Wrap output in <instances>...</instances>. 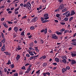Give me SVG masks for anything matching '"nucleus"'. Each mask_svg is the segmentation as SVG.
<instances>
[{"label": "nucleus", "instance_id": "2eb2a0df", "mask_svg": "<svg viewBox=\"0 0 76 76\" xmlns=\"http://www.w3.org/2000/svg\"><path fill=\"white\" fill-rule=\"evenodd\" d=\"M20 58V55H18L17 57L16 58V59L17 60H18Z\"/></svg>", "mask_w": 76, "mask_h": 76}, {"label": "nucleus", "instance_id": "bb28decb", "mask_svg": "<svg viewBox=\"0 0 76 76\" xmlns=\"http://www.w3.org/2000/svg\"><path fill=\"white\" fill-rule=\"evenodd\" d=\"M44 32L45 34H46L47 32V28H45L44 30Z\"/></svg>", "mask_w": 76, "mask_h": 76}, {"label": "nucleus", "instance_id": "7ed1b4c3", "mask_svg": "<svg viewBox=\"0 0 76 76\" xmlns=\"http://www.w3.org/2000/svg\"><path fill=\"white\" fill-rule=\"evenodd\" d=\"M31 4L30 3L28 2L27 3V6L28 9H31Z\"/></svg>", "mask_w": 76, "mask_h": 76}, {"label": "nucleus", "instance_id": "e433bc0d", "mask_svg": "<svg viewBox=\"0 0 76 76\" xmlns=\"http://www.w3.org/2000/svg\"><path fill=\"white\" fill-rule=\"evenodd\" d=\"M14 76H18V73L16 72V73L14 74Z\"/></svg>", "mask_w": 76, "mask_h": 76}, {"label": "nucleus", "instance_id": "8fccbe9b", "mask_svg": "<svg viewBox=\"0 0 76 76\" xmlns=\"http://www.w3.org/2000/svg\"><path fill=\"white\" fill-rule=\"evenodd\" d=\"M73 49V48H72V47H70L68 48V50H69V51H70V50H71L72 49Z\"/></svg>", "mask_w": 76, "mask_h": 76}, {"label": "nucleus", "instance_id": "f704fd0d", "mask_svg": "<svg viewBox=\"0 0 76 76\" xmlns=\"http://www.w3.org/2000/svg\"><path fill=\"white\" fill-rule=\"evenodd\" d=\"M56 16L57 18H59L60 17V15L58 14H56Z\"/></svg>", "mask_w": 76, "mask_h": 76}, {"label": "nucleus", "instance_id": "5701e85b", "mask_svg": "<svg viewBox=\"0 0 76 76\" xmlns=\"http://www.w3.org/2000/svg\"><path fill=\"white\" fill-rule=\"evenodd\" d=\"M65 21H67L69 20V18H68L66 17L64 19Z\"/></svg>", "mask_w": 76, "mask_h": 76}, {"label": "nucleus", "instance_id": "a211bd4d", "mask_svg": "<svg viewBox=\"0 0 76 76\" xmlns=\"http://www.w3.org/2000/svg\"><path fill=\"white\" fill-rule=\"evenodd\" d=\"M71 55L72 56V57H76V54L72 53H71Z\"/></svg>", "mask_w": 76, "mask_h": 76}, {"label": "nucleus", "instance_id": "9d476101", "mask_svg": "<svg viewBox=\"0 0 76 76\" xmlns=\"http://www.w3.org/2000/svg\"><path fill=\"white\" fill-rule=\"evenodd\" d=\"M75 11L74 10H72L71 11V16H73V15H75Z\"/></svg>", "mask_w": 76, "mask_h": 76}, {"label": "nucleus", "instance_id": "cd10ccee", "mask_svg": "<svg viewBox=\"0 0 76 76\" xmlns=\"http://www.w3.org/2000/svg\"><path fill=\"white\" fill-rule=\"evenodd\" d=\"M73 17H71V18H70L69 19V21L70 22L72 20H73Z\"/></svg>", "mask_w": 76, "mask_h": 76}, {"label": "nucleus", "instance_id": "de8ad7c7", "mask_svg": "<svg viewBox=\"0 0 76 76\" xmlns=\"http://www.w3.org/2000/svg\"><path fill=\"white\" fill-rule=\"evenodd\" d=\"M4 71L5 72H6L7 71V69L6 68H5L4 69Z\"/></svg>", "mask_w": 76, "mask_h": 76}, {"label": "nucleus", "instance_id": "0eeeda50", "mask_svg": "<svg viewBox=\"0 0 76 76\" xmlns=\"http://www.w3.org/2000/svg\"><path fill=\"white\" fill-rule=\"evenodd\" d=\"M14 31L16 33H17V32H18V28L16 27H15L14 28Z\"/></svg>", "mask_w": 76, "mask_h": 76}, {"label": "nucleus", "instance_id": "4d7b16f0", "mask_svg": "<svg viewBox=\"0 0 76 76\" xmlns=\"http://www.w3.org/2000/svg\"><path fill=\"white\" fill-rule=\"evenodd\" d=\"M59 38L61 40H62V39H63V36L59 37Z\"/></svg>", "mask_w": 76, "mask_h": 76}, {"label": "nucleus", "instance_id": "69168bd1", "mask_svg": "<svg viewBox=\"0 0 76 76\" xmlns=\"http://www.w3.org/2000/svg\"><path fill=\"white\" fill-rule=\"evenodd\" d=\"M46 73H44L43 74V76H46Z\"/></svg>", "mask_w": 76, "mask_h": 76}, {"label": "nucleus", "instance_id": "6ab92c4d", "mask_svg": "<svg viewBox=\"0 0 76 76\" xmlns=\"http://www.w3.org/2000/svg\"><path fill=\"white\" fill-rule=\"evenodd\" d=\"M66 56H62L61 57V58H62L63 59H64V60H66L67 59V57H66Z\"/></svg>", "mask_w": 76, "mask_h": 76}, {"label": "nucleus", "instance_id": "052dcab7", "mask_svg": "<svg viewBox=\"0 0 76 76\" xmlns=\"http://www.w3.org/2000/svg\"><path fill=\"white\" fill-rule=\"evenodd\" d=\"M40 42H41V44H44V41L42 40H40Z\"/></svg>", "mask_w": 76, "mask_h": 76}, {"label": "nucleus", "instance_id": "f8f14e48", "mask_svg": "<svg viewBox=\"0 0 76 76\" xmlns=\"http://www.w3.org/2000/svg\"><path fill=\"white\" fill-rule=\"evenodd\" d=\"M4 53L6 54V55H8V56H10V55H11V54H10V53L8 52H4Z\"/></svg>", "mask_w": 76, "mask_h": 76}, {"label": "nucleus", "instance_id": "5fc2aeb1", "mask_svg": "<svg viewBox=\"0 0 76 76\" xmlns=\"http://www.w3.org/2000/svg\"><path fill=\"white\" fill-rule=\"evenodd\" d=\"M30 64L27 63V64H26L25 65V66H29V65Z\"/></svg>", "mask_w": 76, "mask_h": 76}, {"label": "nucleus", "instance_id": "473e14b6", "mask_svg": "<svg viewBox=\"0 0 76 76\" xmlns=\"http://www.w3.org/2000/svg\"><path fill=\"white\" fill-rule=\"evenodd\" d=\"M49 18H50L48 17H45V20H47V19H48Z\"/></svg>", "mask_w": 76, "mask_h": 76}, {"label": "nucleus", "instance_id": "09e8293b", "mask_svg": "<svg viewBox=\"0 0 76 76\" xmlns=\"http://www.w3.org/2000/svg\"><path fill=\"white\" fill-rule=\"evenodd\" d=\"M61 25H65V23L64 22H61L60 23Z\"/></svg>", "mask_w": 76, "mask_h": 76}, {"label": "nucleus", "instance_id": "393cba45", "mask_svg": "<svg viewBox=\"0 0 76 76\" xmlns=\"http://www.w3.org/2000/svg\"><path fill=\"white\" fill-rule=\"evenodd\" d=\"M11 64V61H10V60H9L7 63V64L9 65V64Z\"/></svg>", "mask_w": 76, "mask_h": 76}, {"label": "nucleus", "instance_id": "0e129e2a", "mask_svg": "<svg viewBox=\"0 0 76 76\" xmlns=\"http://www.w3.org/2000/svg\"><path fill=\"white\" fill-rule=\"evenodd\" d=\"M26 18V16H24L22 17V19H25Z\"/></svg>", "mask_w": 76, "mask_h": 76}, {"label": "nucleus", "instance_id": "f3484780", "mask_svg": "<svg viewBox=\"0 0 76 76\" xmlns=\"http://www.w3.org/2000/svg\"><path fill=\"white\" fill-rule=\"evenodd\" d=\"M55 60L56 61L57 63L59 62V59L57 58H56Z\"/></svg>", "mask_w": 76, "mask_h": 76}, {"label": "nucleus", "instance_id": "412c9836", "mask_svg": "<svg viewBox=\"0 0 76 76\" xmlns=\"http://www.w3.org/2000/svg\"><path fill=\"white\" fill-rule=\"evenodd\" d=\"M49 21H50V20H44L42 22V23H45L46 22H48Z\"/></svg>", "mask_w": 76, "mask_h": 76}, {"label": "nucleus", "instance_id": "e2e57ef3", "mask_svg": "<svg viewBox=\"0 0 76 76\" xmlns=\"http://www.w3.org/2000/svg\"><path fill=\"white\" fill-rule=\"evenodd\" d=\"M42 57L43 58V59L46 58V56H42Z\"/></svg>", "mask_w": 76, "mask_h": 76}, {"label": "nucleus", "instance_id": "72a5a7b5", "mask_svg": "<svg viewBox=\"0 0 76 76\" xmlns=\"http://www.w3.org/2000/svg\"><path fill=\"white\" fill-rule=\"evenodd\" d=\"M19 74H20V75H23V72H22V71H20L19 72Z\"/></svg>", "mask_w": 76, "mask_h": 76}, {"label": "nucleus", "instance_id": "bf43d9fd", "mask_svg": "<svg viewBox=\"0 0 76 76\" xmlns=\"http://www.w3.org/2000/svg\"><path fill=\"white\" fill-rule=\"evenodd\" d=\"M26 57H30V55H29V54H26Z\"/></svg>", "mask_w": 76, "mask_h": 76}, {"label": "nucleus", "instance_id": "ea45409f", "mask_svg": "<svg viewBox=\"0 0 76 76\" xmlns=\"http://www.w3.org/2000/svg\"><path fill=\"white\" fill-rule=\"evenodd\" d=\"M46 74L47 75H48V76H50V73L49 72H46Z\"/></svg>", "mask_w": 76, "mask_h": 76}, {"label": "nucleus", "instance_id": "37998d69", "mask_svg": "<svg viewBox=\"0 0 76 76\" xmlns=\"http://www.w3.org/2000/svg\"><path fill=\"white\" fill-rule=\"evenodd\" d=\"M3 73V72L1 71V70L0 69V74L1 75V76H2V74Z\"/></svg>", "mask_w": 76, "mask_h": 76}, {"label": "nucleus", "instance_id": "4468645a", "mask_svg": "<svg viewBox=\"0 0 76 76\" xmlns=\"http://www.w3.org/2000/svg\"><path fill=\"white\" fill-rule=\"evenodd\" d=\"M49 16L48 13H45L44 15V18H46V17H48Z\"/></svg>", "mask_w": 76, "mask_h": 76}, {"label": "nucleus", "instance_id": "20e7f679", "mask_svg": "<svg viewBox=\"0 0 76 76\" xmlns=\"http://www.w3.org/2000/svg\"><path fill=\"white\" fill-rule=\"evenodd\" d=\"M76 61H75V59H72L71 60V64L72 65H73V64H76Z\"/></svg>", "mask_w": 76, "mask_h": 76}, {"label": "nucleus", "instance_id": "423d86ee", "mask_svg": "<svg viewBox=\"0 0 76 76\" xmlns=\"http://www.w3.org/2000/svg\"><path fill=\"white\" fill-rule=\"evenodd\" d=\"M5 44H4L3 45V46H2V47L1 48V51H4L5 50Z\"/></svg>", "mask_w": 76, "mask_h": 76}, {"label": "nucleus", "instance_id": "864d4df0", "mask_svg": "<svg viewBox=\"0 0 76 76\" xmlns=\"http://www.w3.org/2000/svg\"><path fill=\"white\" fill-rule=\"evenodd\" d=\"M71 44L73 45H76V43H75L74 42L72 43Z\"/></svg>", "mask_w": 76, "mask_h": 76}, {"label": "nucleus", "instance_id": "58836bf2", "mask_svg": "<svg viewBox=\"0 0 76 76\" xmlns=\"http://www.w3.org/2000/svg\"><path fill=\"white\" fill-rule=\"evenodd\" d=\"M70 13H68L67 15H66V17H69V16H70Z\"/></svg>", "mask_w": 76, "mask_h": 76}, {"label": "nucleus", "instance_id": "6e6552de", "mask_svg": "<svg viewBox=\"0 0 76 76\" xmlns=\"http://www.w3.org/2000/svg\"><path fill=\"white\" fill-rule=\"evenodd\" d=\"M31 70V68L28 67V68L27 70V71H26V73H28L29 72V71Z\"/></svg>", "mask_w": 76, "mask_h": 76}, {"label": "nucleus", "instance_id": "a18cd8bd", "mask_svg": "<svg viewBox=\"0 0 76 76\" xmlns=\"http://www.w3.org/2000/svg\"><path fill=\"white\" fill-rule=\"evenodd\" d=\"M19 10V8H15L14 9L15 12H16V11H18Z\"/></svg>", "mask_w": 76, "mask_h": 76}, {"label": "nucleus", "instance_id": "aec40b11", "mask_svg": "<svg viewBox=\"0 0 76 76\" xmlns=\"http://www.w3.org/2000/svg\"><path fill=\"white\" fill-rule=\"evenodd\" d=\"M47 65V64L46 63H45L43 64L42 66L44 67H45Z\"/></svg>", "mask_w": 76, "mask_h": 76}, {"label": "nucleus", "instance_id": "4be33fe9", "mask_svg": "<svg viewBox=\"0 0 76 76\" xmlns=\"http://www.w3.org/2000/svg\"><path fill=\"white\" fill-rule=\"evenodd\" d=\"M1 36L2 37V38H4V34L2 32L1 33Z\"/></svg>", "mask_w": 76, "mask_h": 76}, {"label": "nucleus", "instance_id": "79ce46f5", "mask_svg": "<svg viewBox=\"0 0 76 76\" xmlns=\"http://www.w3.org/2000/svg\"><path fill=\"white\" fill-rule=\"evenodd\" d=\"M21 69H23V70H25L26 69L25 68V67L24 66H23L21 68Z\"/></svg>", "mask_w": 76, "mask_h": 76}, {"label": "nucleus", "instance_id": "1a4fd4ad", "mask_svg": "<svg viewBox=\"0 0 76 76\" xmlns=\"http://www.w3.org/2000/svg\"><path fill=\"white\" fill-rule=\"evenodd\" d=\"M56 33L57 34V35H63L62 34H63V32H59L58 31H56Z\"/></svg>", "mask_w": 76, "mask_h": 76}, {"label": "nucleus", "instance_id": "6e6d98bb", "mask_svg": "<svg viewBox=\"0 0 76 76\" xmlns=\"http://www.w3.org/2000/svg\"><path fill=\"white\" fill-rule=\"evenodd\" d=\"M42 2L44 3H46V0H42Z\"/></svg>", "mask_w": 76, "mask_h": 76}, {"label": "nucleus", "instance_id": "f03ea898", "mask_svg": "<svg viewBox=\"0 0 76 76\" xmlns=\"http://www.w3.org/2000/svg\"><path fill=\"white\" fill-rule=\"evenodd\" d=\"M64 6L63 4H61L59 7V8L60 10H63L64 8Z\"/></svg>", "mask_w": 76, "mask_h": 76}, {"label": "nucleus", "instance_id": "603ef678", "mask_svg": "<svg viewBox=\"0 0 76 76\" xmlns=\"http://www.w3.org/2000/svg\"><path fill=\"white\" fill-rule=\"evenodd\" d=\"M18 13H19V12L18 11L15 12V15L16 14H17V15H18Z\"/></svg>", "mask_w": 76, "mask_h": 76}, {"label": "nucleus", "instance_id": "49530a36", "mask_svg": "<svg viewBox=\"0 0 76 76\" xmlns=\"http://www.w3.org/2000/svg\"><path fill=\"white\" fill-rule=\"evenodd\" d=\"M34 48H35V50L36 51V50H37L38 49V47H35Z\"/></svg>", "mask_w": 76, "mask_h": 76}, {"label": "nucleus", "instance_id": "3c124183", "mask_svg": "<svg viewBox=\"0 0 76 76\" xmlns=\"http://www.w3.org/2000/svg\"><path fill=\"white\" fill-rule=\"evenodd\" d=\"M52 64H53V65H56V66L57 65V63H52Z\"/></svg>", "mask_w": 76, "mask_h": 76}, {"label": "nucleus", "instance_id": "c03bdc74", "mask_svg": "<svg viewBox=\"0 0 76 76\" xmlns=\"http://www.w3.org/2000/svg\"><path fill=\"white\" fill-rule=\"evenodd\" d=\"M67 9H66V8H65V9H63V10H62V12H65V11H66V10H67Z\"/></svg>", "mask_w": 76, "mask_h": 76}, {"label": "nucleus", "instance_id": "a878e982", "mask_svg": "<svg viewBox=\"0 0 76 76\" xmlns=\"http://www.w3.org/2000/svg\"><path fill=\"white\" fill-rule=\"evenodd\" d=\"M65 29L64 28H62V29H61V30H60V31H61V32H63V31H65Z\"/></svg>", "mask_w": 76, "mask_h": 76}, {"label": "nucleus", "instance_id": "680f3d73", "mask_svg": "<svg viewBox=\"0 0 76 76\" xmlns=\"http://www.w3.org/2000/svg\"><path fill=\"white\" fill-rule=\"evenodd\" d=\"M4 26L5 27V28H8V26H7V24L5 25V26Z\"/></svg>", "mask_w": 76, "mask_h": 76}, {"label": "nucleus", "instance_id": "39448f33", "mask_svg": "<svg viewBox=\"0 0 76 76\" xmlns=\"http://www.w3.org/2000/svg\"><path fill=\"white\" fill-rule=\"evenodd\" d=\"M37 19H38L37 17H35L31 20V22H35L37 21Z\"/></svg>", "mask_w": 76, "mask_h": 76}, {"label": "nucleus", "instance_id": "9b49d317", "mask_svg": "<svg viewBox=\"0 0 76 76\" xmlns=\"http://www.w3.org/2000/svg\"><path fill=\"white\" fill-rule=\"evenodd\" d=\"M61 61L63 63H64V64H66L67 63V61H66V59H62L61 60Z\"/></svg>", "mask_w": 76, "mask_h": 76}, {"label": "nucleus", "instance_id": "b1692460", "mask_svg": "<svg viewBox=\"0 0 76 76\" xmlns=\"http://www.w3.org/2000/svg\"><path fill=\"white\" fill-rule=\"evenodd\" d=\"M45 18H43V17H41V20L42 21V22H43V21H44V20H45Z\"/></svg>", "mask_w": 76, "mask_h": 76}, {"label": "nucleus", "instance_id": "338daca9", "mask_svg": "<svg viewBox=\"0 0 76 76\" xmlns=\"http://www.w3.org/2000/svg\"><path fill=\"white\" fill-rule=\"evenodd\" d=\"M61 17H58V20H60H60H61Z\"/></svg>", "mask_w": 76, "mask_h": 76}, {"label": "nucleus", "instance_id": "dca6fc26", "mask_svg": "<svg viewBox=\"0 0 76 76\" xmlns=\"http://www.w3.org/2000/svg\"><path fill=\"white\" fill-rule=\"evenodd\" d=\"M29 45L30 47H32L34 46V43L32 42H31V43L29 44Z\"/></svg>", "mask_w": 76, "mask_h": 76}, {"label": "nucleus", "instance_id": "4c0bfd02", "mask_svg": "<svg viewBox=\"0 0 76 76\" xmlns=\"http://www.w3.org/2000/svg\"><path fill=\"white\" fill-rule=\"evenodd\" d=\"M23 6L24 7H26V8H27V4H24Z\"/></svg>", "mask_w": 76, "mask_h": 76}, {"label": "nucleus", "instance_id": "a19ab883", "mask_svg": "<svg viewBox=\"0 0 76 76\" xmlns=\"http://www.w3.org/2000/svg\"><path fill=\"white\" fill-rule=\"evenodd\" d=\"M35 28L34 27L31 26L30 27V29H31V30H33V29H34Z\"/></svg>", "mask_w": 76, "mask_h": 76}, {"label": "nucleus", "instance_id": "13d9d810", "mask_svg": "<svg viewBox=\"0 0 76 76\" xmlns=\"http://www.w3.org/2000/svg\"><path fill=\"white\" fill-rule=\"evenodd\" d=\"M1 21H3V20H4V18H2L1 19Z\"/></svg>", "mask_w": 76, "mask_h": 76}, {"label": "nucleus", "instance_id": "ddd939ff", "mask_svg": "<svg viewBox=\"0 0 76 76\" xmlns=\"http://www.w3.org/2000/svg\"><path fill=\"white\" fill-rule=\"evenodd\" d=\"M66 71H67V69H66V68H63L62 69V72L63 73H64L65 72H66Z\"/></svg>", "mask_w": 76, "mask_h": 76}, {"label": "nucleus", "instance_id": "774afa93", "mask_svg": "<svg viewBox=\"0 0 76 76\" xmlns=\"http://www.w3.org/2000/svg\"><path fill=\"white\" fill-rule=\"evenodd\" d=\"M3 24L4 26H5V25L6 24V23L5 22H4L3 23Z\"/></svg>", "mask_w": 76, "mask_h": 76}, {"label": "nucleus", "instance_id": "7c9ffc66", "mask_svg": "<svg viewBox=\"0 0 76 76\" xmlns=\"http://www.w3.org/2000/svg\"><path fill=\"white\" fill-rule=\"evenodd\" d=\"M10 66H11L12 68H13L15 66V65H14V64H12V65H10Z\"/></svg>", "mask_w": 76, "mask_h": 76}, {"label": "nucleus", "instance_id": "2f4dec72", "mask_svg": "<svg viewBox=\"0 0 76 76\" xmlns=\"http://www.w3.org/2000/svg\"><path fill=\"white\" fill-rule=\"evenodd\" d=\"M70 69V68L69 66H66V69L67 70H69Z\"/></svg>", "mask_w": 76, "mask_h": 76}, {"label": "nucleus", "instance_id": "c85d7f7f", "mask_svg": "<svg viewBox=\"0 0 76 76\" xmlns=\"http://www.w3.org/2000/svg\"><path fill=\"white\" fill-rule=\"evenodd\" d=\"M3 39L1 41V42H5V38H2Z\"/></svg>", "mask_w": 76, "mask_h": 76}, {"label": "nucleus", "instance_id": "c9c22d12", "mask_svg": "<svg viewBox=\"0 0 76 76\" xmlns=\"http://www.w3.org/2000/svg\"><path fill=\"white\" fill-rule=\"evenodd\" d=\"M60 8H59L57 10H55V12H58V11H59L60 10Z\"/></svg>", "mask_w": 76, "mask_h": 76}, {"label": "nucleus", "instance_id": "f257e3e1", "mask_svg": "<svg viewBox=\"0 0 76 76\" xmlns=\"http://www.w3.org/2000/svg\"><path fill=\"white\" fill-rule=\"evenodd\" d=\"M52 38L53 39H58V37L55 34L52 35Z\"/></svg>", "mask_w": 76, "mask_h": 76}, {"label": "nucleus", "instance_id": "c756f323", "mask_svg": "<svg viewBox=\"0 0 76 76\" xmlns=\"http://www.w3.org/2000/svg\"><path fill=\"white\" fill-rule=\"evenodd\" d=\"M25 32L23 31L21 34V35H22V36H24L25 35Z\"/></svg>", "mask_w": 76, "mask_h": 76}]
</instances>
